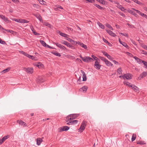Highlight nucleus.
<instances>
[{
	"instance_id": "nucleus-37",
	"label": "nucleus",
	"mask_w": 147,
	"mask_h": 147,
	"mask_svg": "<svg viewBox=\"0 0 147 147\" xmlns=\"http://www.w3.org/2000/svg\"><path fill=\"white\" fill-rule=\"evenodd\" d=\"M106 26L109 28L111 30H113V29L110 24H107Z\"/></svg>"
},
{
	"instance_id": "nucleus-12",
	"label": "nucleus",
	"mask_w": 147,
	"mask_h": 147,
	"mask_svg": "<svg viewBox=\"0 0 147 147\" xmlns=\"http://www.w3.org/2000/svg\"><path fill=\"white\" fill-rule=\"evenodd\" d=\"M45 81V80L43 79L42 76H39L38 77L37 82L39 83L43 82Z\"/></svg>"
},
{
	"instance_id": "nucleus-52",
	"label": "nucleus",
	"mask_w": 147,
	"mask_h": 147,
	"mask_svg": "<svg viewBox=\"0 0 147 147\" xmlns=\"http://www.w3.org/2000/svg\"><path fill=\"white\" fill-rule=\"evenodd\" d=\"M107 57L111 61H112L113 59H112V58L111 57L110 55H108L107 56Z\"/></svg>"
},
{
	"instance_id": "nucleus-19",
	"label": "nucleus",
	"mask_w": 147,
	"mask_h": 147,
	"mask_svg": "<svg viewBox=\"0 0 147 147\" xmlns=\"http://www.w3.org/2000/svg\"><path fill=\"white\" fill-rule=\"evenodd\" d=\"M42 141V139L40 138H38L36 139V144L39 146L40 144L41 143Z\"/></svg>"
},
{
	"instance_id": "nucleus-6",
	"label": "nucleus",
	"mask_w": 147,
	"mask_h": 147,
	"mask_svg": "<svg viewBox=\"0 0 147 147\" xmlns=\"http://www.w3.org/2000/svg\"><path fill=\"white\" fill-rule=\"evenodd\" d=\"M123 78L124 79L125 78L127 80H130L132 78L131 74L129 73L124 74L123 76Z\"/></svg>"
},
{
	"instance_id": "nucleus-64",
	"label": "nucleus",
	"mask_w": 147,
	"mask_h": 147,
	"mask_svg": "<svg viewBox=\"0 0 147 147\" xmlns=\"http://www.w3.org/2000/svg\"><path fill=\"white\" fill-rule=\"evenodd\" d=\"M45 2L43 0H42L41 1L40 4L42 5H45Z\"/></svg>"
},
{
	"instance_id": "nucleus-43",
	"label": "nucleus",
	"mask_w": 147,
	"mask_h": 147,
	"mask_svg": "<svg viewBox=\"0 0 147 147\" xmlns=\"http://www.w3.org/2000/svg\"><path fill=\"white\" fill-rule=\"evenodd\" d=\"M140 15H141L142 16L145 17V18L147 19V16L146 14L141 12Z\"/></svg>"
},
{
	"instance_id": "nucleus-2",
	"label": "nucleus",
	"mask_w": 147,
	"mask_h": 147,
	"mask_svg": "<svg viewBox=\"0 0 147 147\" xmlns=\"http://www.w3.org/2000/svg\"><path fill=\"white\" fill-rule=\"evenodd\" d=\"M87 122L83 121L82 122L80 128L79 130L81 132H82L85 129V127L86 125Z\"/></svg>"
},
{
	"instance_id": "nucleus-23",
	"label": "nucleus",
	"mask_w": 147,
	"mask_h": 147,
	"mask_svg": "<svg viewBox=\"0 0 147 147\" xmlns=\"http://www.w3.org/2000/svg\"><path fill=\"white\" fill-rule=\"evenodd\" d=\"M97 24L102 29H104L105 27L102 24L100 23V22H97Z\"/></svg>"
},
{
	"instance_id": "nucleus-5",
	"label": "nucleus",
	"mask_w": 147,
	"mask_h": 147,
	"mask_svg": "<svg viewBox=\"0 0 147 147\" xmlns=\"http://www.w3.org/2000/svg\"><path fill=\"white\" fill-rule=\"evenodd\" d=\"M99 61H95L94 64V67L96 69L99 70L100 69L101 65L99 64Z\"/></svg>"
},
{
	"instance_id": "nucleus-40",
	"label": "nucleus",
	"mask_w": 147,
	"mask_h": 147,
	"mask_svg": "<svg viewBox=\"0 0 147 147\" xmlns=\"http://www.w3.org/2000/svg\"><path fill=\"white\" fill-rule=\"evenodd\" d=\"M121 44L127 48L128 47V46L127 45V44L125 42H123Z\"/></svg>"
},
{
	"instance_id": "nucleus-35",
	"label": "nucleus",
	"mask_w": 147,
	"mask_h": 147,
	"mask_svg": "<svg viewBox=\"0 0 147 147\" xmlns=\"http://www.w3.org/2000/svg\"><path fill=\"white\" fill-rule=\"evenodd\" d=\"M136 135L135 134H133L132 138H131V141H134L136 139Z\"/></svg>"
},
{
	"instance_id": "nucleus-7",
	"label": "nucleus",
	"mask_w": 147,
	"mask_h": 147,
	"mask_svg": "<svg viewBox=\"0 0 147 147\" xmlns=\"http://www.w3.org/2000/svg\"><path fill=\"white\" fill-rule=\"evenodd\" d=\"M146 75H147V71H144L140 74L138 79L141 80L142 78L145 77Z\"/></svg>"
},
{
	"instance_id": "nucleus-41",
	"label": "nucleus",
	"mask_w": 147,
	"mask_h": 147,
	"mask_svg": "<svg viewBox=\"0 0 147 147\" xmlns=\"http://www.w3.org/2000/svg\"><path fill=\"white\" fill-rule=\"evenodd\" d=\"M53 44L55 45L57 47L59 48V47H60L61 46V45L58 42H54Z\"/></svg>"
},
{
	"instance_id": "nucleus-20",
	"label": "nucleus",
	"mask_w": 147,
	"mask_h": 147,
	"mask_svg": "<svg viewBox=\"0 0 147 147\" xmlns=\"http://www.w3.org/2000/svg\"><path fill=\"white\" fill-rule=\"evenodd\" d=\"M43 25H44L47 26L48 27L50 28H51L52 27V26L51 24H49L48 22H44L43 23Z\"/></svg>"
},
{
	"instance_id": "nucleus-49",
	"label": "nucleus",
	"mask_w": 147,
	"mask_h": 147,
	"mask_svg": "<svg viewBox=\"0 0 147 147\" xmlns=\"http://www.w3.org/2000/svg\"><path fill=\"white\" fill-rule=\"evenodd\" d=\"M120 34H121V35H123L125 37H128V34L126 33H120Z\"/></svg>"
},
{
	"instance_id": "nucleus-13",
	"label": "nucleus",
	"mask_w": 147,
	"mask_h": 147,
	"mask_svg": "<svg viewBox=\"0 0 147 147\" xmlns=\"http://www.w3.org/2000/svg\"><path fill=\"white\" fill-rule=\"evenodd\" d=\"M81 72L82 74V78L83 81H85L86 80V76L85 72L82 70H81Z\"/></svg>"
},
{
	"instance_id": "nucleus-62",
	"label": "nucleus",
	"mask_w": 147,
	"mask_h": 147,
	"mask_svg": "<svg viewBox=\"0 0 147 147\" xmlns=\"http://www.w3.org/2000/svg\"><path fill=\"white\" fill-rule=\"evenodd\" d=\"M66 40H68L69 42H71V41L72 40V39H71L69 38L68 37H67V38H66Z\"/></svg>"
},
{
	"instance_id": "nucleus-17",
	"label": "nucleus",
	"mask_w": 147,
	"mask_h": 147,
	"mask_svg": "<svg viewBox=\"0 0 147 147\" xmlns=\"http://www.w3.org/2000/svg\"><path fill=\"white\" fill-rule=\"evenodd\" d=\"M78 44L85 49H87V46L82 43H81L80 42L78 41Z\"/></svg>"
},
{
	"instance_id": "nucleus-56",
	"label": "nucleus",
	"mask_w": 147,
	"mask_h": 147,
	"mask_svg": "<svg viewBox=\"0 0 147 147\" xmlns=\"http://www.w3.org/2000/svg\"><path fill=\"white\" fill-rule=\"evenodd\" d=\"M102 40L103 41L106 43H108V44H110V43L108 42L106 39H105L104 38H103Z\"/></svg>"
},
{
	"instance_id": "nucleus-53",
	"label": "nucleus",
	"mask_w": 147,
	"mask_h": 147,
	"mask_svg": "<svg viewBox=\"0 0 147 147\" xmlns=\"http://www.w3.org/2000/svg\"><path fill=\"white\" fill-rule=\"evenodd\" d=\"M132 9H133V10H134V11H136L137 13H139L140 15V13L141 12L140 11H139L138 10L134 8H132Z\"/></svg>"
},
{
	"instance_id": "nucleus-58",
	"label": "nucleus",
	"mask_w": 147,
	"mask_h": 147,
	"mask_svg": "<svg viewBox=\"0 0 147 147\" xmlns=\"http://www.w3.org/2000/svg\"><path fill=\"white\" fill-rule=\"evenodd\" d=\"M31 56H32V57H29V58L35 60H36V57H34L32 55H31Z\"/></svg>"
},
{
	"instance_id": "nucleus-25",
	"label": "nucleus",
	"mask_w": 147,
	"mask_h": 147,
	"mask_svg": "<svg viewBox=\"0 0 147 147\" xmlns=\"http://www.w3.org/2000/svg\"><path fill=\"white\" fill-rule=\"evenodd\" d=\"M31 30L34 33V35L37 36H39L40 35V34L36 32L35 30H34V28L33 27H32V28H31Z\"/></svg>"
},
{
	"instance_id": "nucleus-63",
	"label": "nucleus",
	"mask_w": 147,
	"mask_h": 147,
	"mask_svg": "<svg viewBox=\"0 0 147 147\" xmlns=\"http://www.w3.org/2000/svg\"><path fill=\"white\" fill-rule=\"evenodd\" d=\"M112 61L115 64L118 65L119 64L118 62L115 60H112Z\"/></svg>"
},
{
	"instance_id": "nucleus-27",
	"label": "nucleus",
	"mask_w": 147,
	"mask_h": 147,
	"mask_svg": "<svg viewBox=\"0 0 147 147\" xmlns=\"http://www.w3.org/2000/svg\"><path fill=\"white\" fill-rule=\"evenodd\" d=\"M71 115H72V116L73 118V119L77 118L79 116V114H71Z\"/></svg>"
},
{
	"instance_id": "nucleus-8",
	"label": "nucleus",
	"mask_w": 147,
	"mask_h": 147,
	"mask_svg": "<svg viewBox=\"0 0 147 147\" xmlns=\"http://www.w3.org/2000/svg\"><path fill=\"white\" fill-rule=\"evenodd\" d=\"M0 17L5 22L7 23H8L11 22V21L8 19V18L3 15H0Z\"/></svg>"
},
{
	"instance_id": "nucleus-50",
	"label": "nucleus",
	"mask_w": 147,
	"mask_h": 147,
	"mask_svg": "<svg viewBox=\"0 0 147 147\" xmlns=\"http://www.w3.org/2000/svg\"><path fill=\"white\" fill-rule=\"evenodd\" d=\"M119 14H120L121 16H122L124 17H125V16L123 13L121 12H119Z\"/></svg>"
},
{
	"instance_id": "nucleus-60",
	"label": "nucleus",
	"mask_w": 147,
	"mask_h": 147,
	"mask_svg": "<svg viewBox=\"0 0 147 147\" xmlns=\"http://www.w3.org/2000/svg\"><path fill=\"white\" fill-rule=\"evenodd\" d=\"M72 121L73 124H76L78 122V121L77 120H74Z\"/></svg>"
},
{
	"instance_id": "nucleus-46",
	"label": "nucleus",
	"mask_w": 147,
	"mask_h": 147,
	"mask_svg": "<svg viewBox=\"0 0 147 147\" xmlns=\"http://www.w3.org/2000/svg\"><path fill=\"white\" fill-rule=\"evenodd\" d=\"M99 58L101 60L104 61L105 62V61H106V60H107V59L105 58L104 57H100Z\"/></svg>"
},
{
	"instance_id": "nucleus-21",
	"label": "nucleus",
	"mask_w": 147,
	"mask_h": 147,
	"mask_svg": "<svg viewBox=\"0 0 147 147\" xmlns=\"http://www.w3.org/2000/svg\"><path fill=\"white\" fill-rule=\"evenodd\" d=\"M21 53L23 55H24L25 56L28 57L29 58L30 57H31V55H30L29 54L23 51H22Z\"/></svg>"
},
{
	"instance_id": "nucleus-30",
	"label": "nucleus",
	"mask_w": 147,
	"mask_h": 147,
	"mask_svg": "<svg viewBox=\"0 0 147 147\" xmlns=\"http://www.w3.org/2000/svg\"><path fill=\"white\" fill-rule=\"evenodd\" d=\"M132 89L133 90L137 92H139V89L138 87L135 85L132 88Z\"/></svg>"
},
{
	"instance_id": "nucleus-44",
	"label": "nucleus",
	"mask_w": 147,
	"mask_h": 147,
	"mask_svg": "<svg viewBox=\"0 0 147 147\" xmlns=\"http://www.w3.org/2000/svg\"><path fill=\"white\" fill-rule=\"evenodd\" d=\"M123 83L124 84H126V85L128 86L131 84V83H129V82L127 81H124L123 82Z\"/></svg>"
},
{
	"instance_id": "nucleus-4",
	"label": "nucleus",
	"mask_w": 147,
	"mask_h": 147,
	"mask_svg": "<svg viewBox=\"0 0 147 147\" xmlns=\"http://www.w3.org/2000/svg\"><path fill=\"white\" fill-rule=\"evenodd\" d=\"M23 69L28 74H31L33 72L34 70L32 67H24Z\"/></svg>"
},
{
	"instance_id": "nucleus-45",
	"label": "nucleus",
	"mask_w": 147,
	"mask_h": 147,
	"mask_svg": "<svg viewBox=\"0 0 147 147\" xmlns=\"http://www.w3.org/2000/svg\"><path fill=\"white\" fill-rule=\"evenodd\" d=\"M73 45H76L77 44H78V42L77 41H75L74 40H72L71 42Z\"/></svg>"
},
{
	"instance_id": "nucleus-32",
	"label": "nucleus",
	"mask_w": 147,
	"mask_h": 147,
	"mask_svg": "<svg viewBox=\"0 0 147 147\" xmlns=\"http://www.w3.org/2000/svg\"><path fill=\"white\" fill-rule=\"evenodd\" d=\"M9 137L8 136H5L3 137L2 139L1 140V142H2V143L4 142L6 139H7Z\"/></svg>"
},
{
	"instance_id": "nucleus-54",
	"label": "nucleus",
	"mask_w": 147,
	"mask_h": 147,
	"mask_svg": "<svg viewBox=\"0 0 147 147\" xmlns=\"http://www.w3.org/2000/svg\"><path fill=\"white\" fill-rule=\"evenodd\" d=\"M141 53L142 54H144L145 55H147V52L145 51L144 50L141 51Z\"/></svg>"
},
{
	"instance_id": "nucleus-39",
	"label": "nucleus",
	"mask_w": 147,
	"mask_h": 147,
	"mask_svg": "<svg viewBox=\"0 0 147 147\" xmlns=\"http://www.w3.org/2000/svg\"><path fill=\"white\" fill-rule=\"evenodd\" d=\"M94 5L96 7L100 9H104L103 7H102L100 6L99 5H97V4H95Z\"/></svg>"
},
{
	"instance_id": "nucleus-34",
	"label": "nucleus",
	"mask_w": 147,
	"mask_h": 147,
	"mask_svg": "<svg viewBox=\"0 0 147 147\" xmlns=\"http://www.w3.org/2000/svg\"><path fill=\"white\" fill-rule=\"evenodd\" d=\"M122 71V70L121 67L119 68L117 70V73H118L119 74H121Z\"/></svg>"
},
{
	"instance_id": "nucleus-26",
	"label": "nucleus",
	"mask_w": 147,
	"mask_h": 147,
	"mask_svg": "<svg viewBox=\"0 0 147 147\" xmlns=\"http://www.w3.org/2000/svg\"><path fill=\"white\" fill-rule=\"evenodd\" d=\"M117 7L122 11H124L125 10V9L121 5H119Z\"/></svg>"
},
{
	"instance_id": "nucleus-33",
	"label": "nucleus",
	"mask_w": 147,
	"mask_h": 147,
	"mask_svg": "<svg viewBox=\"0 0 147 147\" xmlns=\"http://www.w3.org/2000/svg\"><path fill=\"white\" fill-rule=\"evenodd\" d=\"M59 34L62 36L64 37L65 38H67L68 35L65 33L62 32H60L59 33Z\"/></svg>"
},
{
	"instance_id": "nucleus-31",
	"label": "nucleus",
	"mask_w": 147,
	"mask_h": 147,
	"mask_svg": "<svg viewBox=\"0 0 147 147\" xmlns=\"http://www.w3.org/2000/svg\"><path fill=\"white\" fill-rule=\"evenodd\" d=\"M96 1L100 3L105 5V1L104 0H96Z\"/></svg>"
},
{
	"instance_id": "nucleus-55",
	"label": "nucleus",
	"mask_w": 147,
	"mask_h": 147,
	"mask_svg": "<svg viewBox=\"0 0 147 147\" xmlns=\"http://www.w3.org/2000/svg\"><path fill=\"white\" fill-rule=\"evenodd\" d=\"M20 20V19H18L15 18H13L12 19V20H14V21H15V22H18V23H19Z\"/></svg>"
},
{
	"instance_id": "nucleus-22",
	"label": "nucleus",
	"mask_w": 147,
	"mask_h": 147,
	"mask_svg": "<svg viewBox=\"0 0 147 147\" xmlns=\"http://www.w3.org/2000/svg\"><path fill=\"white\" fill-rule=\"evenodd\" d=\"M106 65L108 66H112L113 64L109 61L107 59L105 62Z\"/></svg>"
},
{
	"instance_id": "nucleus-38",
	"label": "nucleus",
	"mask_w": 147,
	"mask_h": 147,
	"mask_svg": "<svg viewBox=\"0 0 147 147\" xmlns=\"http://www.w3.org/2000/svg\"><path fill=\"white\" fill-rule=\"evenodd\" d=\"M10 69V68L8 67L5 70H3L2 71L3 73H5V72H8Z\"/></svg>"
},
{
	"instance_id": "nucleus-9",
	"label": "nucleus",
	"mask_w": 147,
	"mask_h": 147,
	"mask_svg": "<svg viewBox=\"0 0 147 147\" xmlns=\"http://www.w3.org/2000/svg\"><path fill=\"white\" fill-rule=\"evenodd\" d=\"M69 127L66 126H65L60 127V131H66L69 130Z\"/></svg>"
},
{
	"instance_id": "nucleus-29",
	"label": "nucleus",
	"mask_w": 147,
	"mask_h": 147,
	"mask_svg": "<svg viewBox=\"0 0 147 147\" xmlns=\"http://www.w3.org/2000/svg\"><path fill=\"white\" fill-rule=\"evenodd\" d=\"M40 42L41 44L44 46L46 47L47 45L46 43H45V42L42 40H40Z\"/></svg>"
},
{
	"instance_id": "nucleus-48",
	"label": "nucleus",
	"mask_w": 147,
	"mask_h": 147,
	"mask_svg": "<svg viewBox=\"0 0 147 147\" xmlns=\"http://www.w3.org/2000/svg\"><path fill=\"white\" fill-rule=\"evenodd\" d=\"M59 48L62 49L66 50V48L65 46L62 45L60 47H59Z\"/></svg>"
},
{
	"instance_id": "nucleus-16",
	"label": "nucleus",
	"mask_w": 147,
	"mask_h": 147,
	"mask_svg": "<svg viewBox=\"0 0 147 147\" xmlns=\"http://www.w3.org/2000/svg\"><path fill=\"white\" fill-rule=\"evenodd\" d=\"M17 122L20 125H23L24 126H27L25 122H24L22 120H17Z\"/></svg>"
},
{
	"instance_id": "nucleus-11",
	"label": "nucleus",
	"mask_w": 147,
	"mask_h": 147,
	"mask_svg": "<svg viewBox=\"0 0 147 147\" xmlns=\"http://www.w3.org/2000/svg\"><path fill=\"white\" fill-rule=\"evenodd\" d=\"M33 15L35 16L40 22H42V17L39 14H33Z\"/></svg>"
},
{
	"instance_id": "nucleus-36",
	"label": "nucleus",
	"mask_w": 147,
	"mask_h": 147,
	"mask_svg": "<svg viewBox=\"0 0 147 147\" xmlns=\"http://www.w3.org/2000/svg\"><path fill=\"white\" fill-rule=\"evenodd\" d=\"M137 144H139L140 145H143L144 144H145L144 143V141H138L137 142Z\"/></svg>"
},
{
	"instance_id": "nucleus-61",
	"label": "nucleus",
	"mask_w": 147,
	"mask_h": 147,
	"mask_svg": "<svg viewBox=\"0 0 147 147\" xmlns=\"http://www.w3.org/2000/svg\"><path fill=\"white\" fill-rule=\"evenodd\" d=\"M102 53L106 57L108 55V54L105 52V51L102 52Z\"/></svg>"
},
{
	"instance_id": "nucleus-42",
	"label": "nucleus",
	"mask_w": 147,
	"mask_h": 147,
	"mask_svg": "<svg viewBox=\"0 0 147 147\" xmlns=\"http://www.w3.org/2000/svg\"><path fill=\"white\" fill-rule=\"evenodd\" d=\"M142 63H143L144 65L145 66V68H147V62L143 60Z\"/></svg>"
},
{
	"instance_id": "nucleus-28",
	"label": "nucleus",
	"mask_w": 147,
	"mask_h": 147,
	"mask_svg": "<svg viewBox=\"0 0 147 147\" xmlns=\"http://www.w3.org/2000/svg\"><path fill=\"white\" fill-rule=\"evenodd\" d=\"M91 57H92V58L94 60H95V61H100V59L94 55H91Z\"/></svg>"
},
{
	"instance_id": "nucleus-3",
	"label": "nucleus",
	"mask_w": 147,
	"mask_h": 147,
	"mask_svg": "<svg viewBox=\"0 0 147 147\" xmlns=\"http://www.w3.org/2000/svg\"><path fill=\"white\" fill-rule=\"evenodd\" d=\"M60 42L62 44L65 45L67 47L71 48L72 49H73L74 48V47L72 45H71L69 43H68L66 41L63 40H61L60 41Z\"/></svg>"
},
{
	"instance_id": "nucleus-1",
	"label": "nucleus",
	"mask_w": 147,
	"mask_h": 147,
	"mask_svg": "<svg viewBox=\"0 0 147 147\" xmlns=\"http://www.w3.org/2000/svg\"><path fill=\"white\" fill-rule=\"evenodd\" d=\"M80 57L82 60L86 63H88L94 61V60L93 59L88 56H86L83 57L81 55H80Z\"/></svg>"
},
{
	"instance_id": "nucleus-18",
	"label": "nucleus",
	"mask_w": 147,
	"mask_h": 147,
	"mask_svg": "<svg viewBox=\"0 0 147 147\" xmlns=\"http://www.w3.org/2000/svg\"><path fill=\"white\" fill-rule=\"evenodd\" d=\"M133 58L136 60L137 62L139 63H142V61L143 60H142L141 59L138 58L136 56L133 57Z\"/></svg>"
},
{
	"instance_id": "nucleus-47",
	"label": "nucleus",
	"mask_w": 147,
	"mask_h": 147,
	"mask_svg": "<svg viewBox=\"0 0 147 147\" xmlns=\"http://www.w3.org/2000/svg\"><path fill=\"white\" fill-rule=\"evenodd\" d=\"M0 43L3 45L6 44L5 42L4 41H3L1 38H0Z\"/></svg>"
},
{
	"instance_id": "nucleus-59",
	"label": "nucleus",
	"mask_w": 147,
	"mask_h": 147,
	"mask_svg": "<svg viewBox=\"0 0 147 147\" xmlns=\"http://www.w3.org/2000/svg\"><path fill=\"white\" fill-rule=\"evenodd\" d=\"M142 47L144 49L147 50V46L146 45H142Z\"/></svg>"
},
{
	"instance_id": "nucleus-10",
	"label": "nucleus",
	"mask_w": 147,
	"mask_h": 147,
	"mask_svg": "<svg viewBox=\"0 0 147 147\" xmlns=\"http://www.w3.org/2000/svg\"><path fill=\"white\" fill-rule=\"evenodd\" d=\"M72 115L70 114L67 116L66 118L65 121L66 122H68L69 121H71L73 119V118L72 116Z\"/></svg>"
},
{
	"instance_id": "nucleus-51",
	"label": "nucleus",
	"mask_w": 147,
	"mask_h": 147,
	"mask_svg": "<svg viewBox=\"0 0 147 147\" xmlns=\"http://www.w3.org/2000/svg\"><path fill=\"white\" fill-rule=\"evenodd\" d=\"M67 125H71L72 124H73L72 123V121H68V122H67Z\"/></svg>"
},
{
	"instance_id": "nucleus-14",
	"label": "nucleus",
	"mask_w": 147,
	"mask_h": 147,
	"mask_svg": "<svg viewBox=\"0 0 147 147\" xmlns=\"http://www.w3.org/2000/svg\"><path fill=\"white\" fill-rule=\"evenodd\" d=\"M106 31L109 35L111 36H113L115 37L116 36V35L112 31L109 30H106Z\"/></svg>"
},
{
	"instance_id": "nucleus-15",
	"label": "nucleus",
	"mask_w": 147,
	"mask_h": 147,
	"mask_svg": "<svg viewBox=\"0 0 147 147\" xmlns=\"http://www.w3.org/2000/svg\"><path fill=\"white\" fill-rule=\"evenodd\" d=\"M88 89V87L86 86H84L82 87L80 89V91H82L84 92H86Z\"/></svg>"
},
{
	"instance_id": "nucleus-57",
	"label": "nucleus",
	"mask_w": 147,
	"mask_h": 147,
	"mask_svg": "<svg viewBox=\"0 0 147 147\" xmlns=\"http://www.w3.org/2000/svg\"><path fill=\"white\" fill-rule=\"evenodd\" d=\"M54 55L58 57H60L61 55L60 53L56 52V53L54 54Z\"/></svg>"
},
{
	"instance_id": "nucleus-24",
	"label": "nucleus",
	"mask_w": 147,
	"mask_h": 147,
	"mask_svg": "<svg viewBox=\"0 0 147 147\" xmlns=\"http://www.w3.org/2000/svg\"><path fill=\"white\" fill-rule=\"evenodd\" d=\"M127 11L128 12L134 15L135 16H136L137 15V14L131 10H127Z\"/></svg>"
}]
</instances>
